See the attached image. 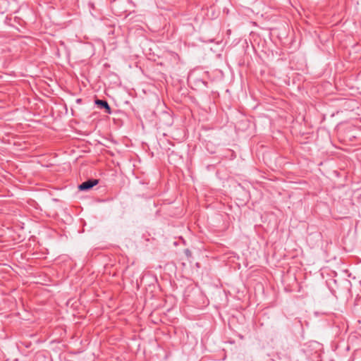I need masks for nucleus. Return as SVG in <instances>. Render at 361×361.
Listing matches in <instances>:
<instances>
[{
  "label": "nucleus",
  "mask_w": 361,
  "mask_h": 361,
  "mask_svg": "<svg viewBox=\"0 0 361 361\" xmlns=\"http://www.w3.org/2000/svg\"><path fill=\"white\" fill-rule=\"evenodd\" d=\"M159 123H161L163 127H170L173 123V118L169 112L162 111L159 114Z\"/></svg>",
  "instance_id": "1"
},
{
  "label": "nucleus",
  "mask_w": 361,
  "mask_h": 361,
  "mask_svg": "<svg viewBox=\"0 0 361 361\" xmlns=\"http://www.w3.org/2000/svg\"><path fill=\"white\" fill-rule=\"evenodd\" d=\"M98 183L99 180L97 179H89L79 185L78 189L82 191L88 190L97 185Z\"/></svg>",
  "instance_id": "2"
},
{
  "label": "nucleus",
  "mask_w": 361,
  "mask_h": 361,
  "mask_svg": "<svg viewBox=\"0 0 361 361\" xmlns=\"http://www.w3.org/2000/svg\"><path fill=\"white\" fill-rule=\"evenodd\" d=\"M95 104L99 108L104 109L106 113L109 114L111 113V107H110V106L109 105V104H108V102L106 101L102 100V99H97L95 101Z\"/></svg>",
  "instance_id": "3"
},
{
  "label": "nucleus",
  "mask_w": 361,
  "mask_h": 361,
  "mask_svg": "<svg viewBox=\"0 0 361 361\" xmlns=\"http://www.w3.org/2000/svg\"><path fill=\"white\" fill-rule=\"evenodd\" d=\"M202 83H203L204 85H206V84H207V82H204V81H202Z\"/></svg>",
  "instance_id": "4"
}]
</instances>
